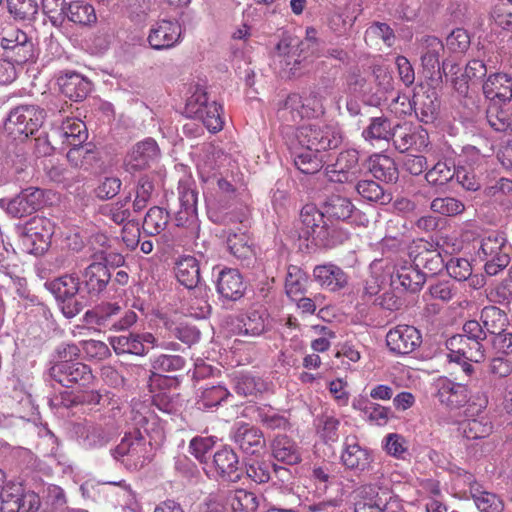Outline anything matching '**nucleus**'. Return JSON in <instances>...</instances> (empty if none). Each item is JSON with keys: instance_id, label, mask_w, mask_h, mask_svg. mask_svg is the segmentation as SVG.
Here are the masks:
<instances>
[{"instance_id": "obj_39", "label": "nucleus", "mask_w": 512, "mask_h": 512, "mask_svg": "<svg viewBox=\"0 0 512 512\" xmlns=\"http://www.w3.org/2000/svg\"><path fill=\"white\" fill-rule=\"evenodd\" d=\"M45 174L50 181L60 184L63 188L70 189L75 184L84 181V176L79 172L68 169L63 164H50L45 166Z\"/></svg>"}, {"instance_id": "obj_46", "label": "nucleus", "mask_w": 512, "mask_h": 512, "mask_svg": "<svg viewBox=\"0 0 512 512\" xmlns=\"http://www.w3.org/2000/svg\"><path fill=\"white\" fill-rule=\"evenodd\" d=\"M227 500L235 512H255L259 506L258 497L245 489L229 492Z\"/></svg>"}, {"instance_id": "obj_17", "label": "nucleus", "mask_w": 512, "mask_h": 512, "mask_svg": "<svg viewBox=\"0 0 512 512\" xmlns=\"http://www.w3.org/2000/svg\"><path fill=\"white\" fill-rule=\"evenodd\" d=\"M436 397L439 402L449 409H459L470 399L465 385L455 383L448 378H439L436 383Z\"/></svg>"}, {"instance_id": "obj_18", "label": "nucleus", "mask_w": 512, "mask_h": 512, "mask_svg": "<svg viewBox=\"0 0 512 512\" xmlns=\"http://www.w3.org/2000/svg\"><path fill=\"white\" fill-rule=\"evenodd\" d=\"M390 352H414L422 343L420 331L414 326L402 325L386 335Z\"/></svg>"}, {"instance_id": "obj_24", "label": "nucleus", "mask_w": 512, "mask_h": 512, "mask_svg": "<svg viewBox=\"0 0 512 512\" xmlns=\"http://www.w3.org/2000/svg\"><path fill=\"white\" fill-rule=\"evenodd\" d=\"M212 466L217 475L225 481L237 482L241 478L239 459L231 448L223 447L216 451L213 454Z\"/></svg>"}, {"instance_id": "obj_50", "label": "nucleus", "mask_w": 512, "mask_h": 512, "mask_svg": "<svg viewBox=\"0 0 512 512\" xmlns=\"http://www.w3.org/2000/svg\"><path fill=\"white\" fill-rule=\"evenodd\" d=\"M256 419L264 427L271 430H286L289 427V421L271 406L264 405L257 407Z\"/></svg>"}, {"instance_id": "obj_28", "label": "nucleus", "mask_w": 512, "mask_h": 512, "mask_svg": "<svg viewBox=\"0 0 512 512\" xmlns=\"http://www.w3.org/2000/svg\"><path fill=\"white\" fill-rule=\"evenodd\" d=\"M226 243L230 253L241 262L242 266L251 267L254 264L255 253L250 238L245 233L229 232Z\"/></svg>"}, {"instance_id": "obj_43", "label": "nucleus", "mask_w": 512, "mask_h": 512, "mask_svg": "<svg viewBox=\"0 0 512 512\" xmlns=\"http://www.w3.org/2000/svg\"><path fill=\"white\" fill-rule=\"evenodd\" d=\"M309 276L299 266L288 265L285 276V291L289 298L302 295L306 291Z\"/></svg>"}, {"instance_id": "obj_35", "label": "nucleus", "mask_w": 512, "mask_h": 512, "mask_svg": "<svg viewBox=\"0 0 512 512\" xmlns=\"http://www.w3.org/2000/svg\"><path fill=\"white\" fill-rule=\"evenodd\" d=\"M25 492L20 484L6 485L0 492L1 512H22L26 508Z\"/></svg>"}, {"instance_id": "obj_10", "label": "nucleus", "mask_w": 512, "mask_h": 512, "mask_svg": "<svg viewBox=\"0 0 512 512\" xmlns=\"http://www.w3.org/2000/svg\"><path fill=\"white\" fill-rule=\"evenodd\" d=\"M390 141L396 150L401 153L415 148L421 150L429 144V135L421 126H413L410 123H397L391 132Z\"/></svg>"}, {"instance_id": "obj_33", "label": "nucleus", "mask_w": 512, "mask_h": 512, "mask_svg": "<svg viewBox=\"0 0 512 512\" xmlns=\"http://www.w3.org/2000/svg\"><path fill=\"white\" fill-rule=\"evenodd\" d=\"M14 231L18 239V247L23 253L42 255L50 245V241H44V237L40 238L38 232L26 231L19 224L15 225Z\"/></svg>"}, {"instance_id": "obj_19", "label": "nucleus", "mask_w": 512, "mask_h": 512, "mask_svg": "<svg viewBox=\"0 0 512 512\" xmlns=\"http://www.w3.org/2000/svg\"><path fill=\"white\" fill-rule=\"evenodd\" d=\"M361 493L369 500V508L375 512H406L400 499L386 488L366 485Z\"/></svg>"}, {"instance_id": "obj_61", "label": "nucleus", "mask_w": 512, "mask_h": 512, "mask_svg": "<svg viewBox=\"0 0 512 512\" xmlns=\"http://www.w3.org/2000/svg\"><path fill=\"white\" fill-rule=\"evenodd\" d=\"M69 2L66 0H42V9L54 27L64 23V13Z\"/></svg>"}, {"instance_id": "obj_48", "label": "nucleus", "mask_w": 512, "mask_h": 512, "mask_svg": "<svg viewBox=\"0 0 512 512\" xmlns=\"http://www.w3.org/2000/svg\"><path fill=\"white\" fill-rule=\"evenodd\" d=\"M481 320L484 327L492 335L496 336L505 331L507 324L506 313L496 306L485 307L481 312Z\"/></svg>"}, {"instance_id": "obj_3", "label": "nucleus", "mask_w": 512, "mask_h": 512, "mask_svg": "<svg viewBox=\"0 0 512 512\" xmlns=\"http://www.w3.org/2000/svg\"><path fill=\"white\" fill-rule=\"evenodd\" d=\"M80 284V277L75 273L65 274L45 283L67 318L76 316L88 305V299L80 289Z\"/></svg>"}, {"instance_id": "obj_63", "label": "nucleus", "mask_w": 512, "mask_h": 512, "mask_svg": "<svg viewBox=\"0 0 512 512\" xmlns=\"http://www.w3.org/2000/svg\"><path fill=\"white\" fill-rule=\"evenodd\" d=\"M463 434L467 439H480L492 432V424L482 419L467 420L462 424Z\"/></svg>"}, {"instance_id": "obj_42", "label": "nucleus", "mask_w": 512, "mask_h": 512, "mask_svg": "<svg viewBox=\"0 0 512 512\" xmlns=\"http://www.w3.org/2000/svg\"><path fill=\"white\" fill-rule=\"evenodd\" d=\"M194 117L201 120L203 126L211 133L219 132L224 125L222 106L215 101L211 102L210 106L196 108V110H194Z\"/></svg>"}, {"instance_id": "obj_27", "label": "nucleus", "mask_w": 512, "mask_h": 512, "mask_svg": "<svg viewBox=\"0 0 512 512\" xmlns=\"http://www.w3.org/2000/svg\"><path fill=\"white\" fill-rule=\"evenodd\" d=\"M317 31L313 27L306 29V37L300 40L297 37L285 36L276 45L278 53H314L318 46V39L316 37Z\"/></svg>"}, {"instance_id": "obj_52", "label": "nucleus", "mask_w": 512, "mask_h": 512, "mask_svg": "<svg viewBox=\"0 0 512 512\" xmlns=\"http://www.w3.org/2000/svg\"><path fill=\"white\" fill-rule=\"evenodd\" d=\"M7 11L16 21H30L38 12L36 0H6Z\"/></svg>"}, {"instance_id": "obj_2", "label": "nucleus", "mask_w": 512, "mask_h": 512, "mask_svg": "<svg viewBox=\"0 0 512 512\" xmlns=\"http://www.w3.org/2000/svg\"><path fill=\"white\" fill-rule=\"evenodd\" d=\"M151 444L139 428L125 433L120 443L110 449V455L126 469L137 471L151 461Z\"/></svg>"}, {"instance_id": "obj_9", "label": "nucleus", "mask_w": 512, "mask_h": 512, "mask_svg": "<svg viewBox=\"0 0 512 512\" xmlns=\"http://www.w3.org/2000/svg\"><path fill=\"white\" fill-rule=\"evenodd\" d=\"M161 157V151L153 138L137 142L124 159L125 170L136 173L151 168Z\"/></svg>"}, {"instance_id": "obj_23", "label": "nucleus", "mask_w": 512, "mask_h": 512, "mask_svg": "<svg viewBox=\"0 0 512 512\" xmlns=\"http://www.w3.org/2000/svg\"><path fill=\"white\" fill-rule=\"evenodd\" d=\"M174 273L178 282L188 290L201 289V266L196 257L184 255L175 263Z\"/></svg>"}, {"instance_id": "obj_8", "label": "nucleus", "mask_w": 512, "mask_h": 512, "mask_svg": "<svg viewBox=\"0 0 512 512\" xmlns=\"http://www.w3.org/2000/svg\"><path fill=\"white\" fill-rule=\"evenodd\" d=\"M73 430L79 443L86 449L105 447L118 435L114 425L96 422L77 423Z\"/></svg>"}, {"instance_id": "obj_40", "label": "nucleus", "mask_w": 512, "mask_h": 512, "mask_svg": "<svg viewBox=\"0 0 512 512\" xmlns=\"http://www.w3.org/2000/svg\"><path fill=\"white\" fill-rule=\"evenodd\" d=\"M349 237L346 230L335 226L324 224L316 231L312 243L322 248H333L344 243Z\"/></svg>"}, {"instance_id": "obj_1", "label": "nucleus", "mask_w": 512, "mask_h": 512, "mask_svg": "<svg viewBox=\"0 0 512 512\" xmlns=\"http://www.w3.org/2000/svg\"><path fill=\"white\" fill-rule=\"evenodd\" d=\"M283 139L285 143L322 153L338 148L343 141V135L341 129L334 125L308 124L298 128L287 127L283 132Z\"/></svg>"}, {"instance_id": "obj_31", "label": "nucleus", "mask_w": 512, "mask_h": 512, "mask_svg": "<svg viewBox=\"0 0 512 512\" xmlns=\"http://www.w3.org/2000/svg\"><path fill=\"white\" fill-rule=\"evenodd\" d=\"M273 457L287 465L301 462V451L298 445L286 435H278L272 442Z\"/></svg>"}, {"instance_id": "obj_34", "label": "nucleus", "mask_w": 512, "mask_h": 512, "mask_svg": "<svg viewBox=\"0 0 512 512\" xmlns=\"http://www.w3.org/2000/svg\"><path fill=\"white\" fill-rule=\"evenodd\" d=\"M299 220L302 225L299 237L312 242L316 231L324 224L322 210L319 211L314 205H305L300 211Z\"/></svg>"}, {"instance_id": "obj_56", "label": "nucleus", "mask_w": 512, "mask_h": 512, "mask_svg": "<svg viewBox=\"0 0 512 512\" xmlns=\"http://www.w3.org/2000/svg\"><path fill=\"white\" fill-rule=\"evenodd\" d=\"M455 171L454 165L439 161L431 169L427 170L425 180L432 186H443L454 179Z\"/></svg>"}, {"instance_id": "obj_12", "label": "nucleus", "mask_w": 512, "mask_h": 512, "mask_svg": "<svg viewBox=\"0 0 512 512\" xmlns=\"http://www.w3.org/2000/svg\"><path fill=\"white\" fill-rule=\"evenodd\" d=\"M56 82L62 95L74 102L84 100L92 90V82L82 74L72 71H60Z\"/></svg>"}, {"instance_id": "obj_49", "label": "nucleus", "mask_w": 512, "mask_h": 512, "mask_svg": "<svg viewBox=\"0 0 512 512\" xmlns=\"http://www.w3.org/2000/svg\"><path fill=\"white\" fill-rule=\"evenodd\" d=\"M168 220L169 213L161 207L154 206L146 213L142 227L146 234L155 236L166 228Z\"/></svg>"}, {"instance_id": "obj_62", "label": "nucleus", "mask_w": 512, "mask_h": 512, "mask_svg": "<svg viewBox=\"0 0 512 512\" xmlns=\"http://www.w3.org/2000/svg\"><path fill=\"white\" fill-rule=\"evenodd\" d=\"M19 225L24 227L26 231H34L38 232L41 237H44V241H50L51 237L54 233V225L53 223L46 217L43 216H33L25 223H18Z\"/></svg>"}, {"instance_id": "obj_4", "label": "nucleus", "mask_w": 512, "mask_h": 512, "mask_svg": "<svg viewBox=\"0 0 512 512\" xmlns=\"http://www.w3.org/2000/svg\"><path fill=\"white\" fill-rule=\"evenodd\" d=\"M46 112L38 105H19L9 112L4 130L13 140L25 141L43 125Z\"/></svg>"}, {"instance_id": "obj_15", "label": "nucleus", "mask_w": 512, "mask_h": 512, "mask_svg": "<svg viewBox=\"0 0 512 512\" xmlns=\"http://www.w3.org/2000/svg\"><path fill=\"white\" fill-rule=\"evenodd\" d=\"M111 280L109 268L101 261L94 260L82 272L83 293L98 297Z\"/></svg>"}, {"instance_id": "obj_60", "label": "nucleus", "mask_w": 512, "mask_h": 512, "mask_svg": "<svg viewBox=\"0 0 512 512\" xmlns=\"http://www.w3.org/2000/svg\"><path fill=\"white\" fill-rule=\"evenodd\" d=\"M263 388L264 385L260 378L248 374H242L235 377L234 389L238 395L244 397L256 395L257 393L262 392Z\"/></svg>"}, {"instance_id": "obj_6", "label": "nucleus", "mask_w": 512, "mask_h": 512, "mask_svg": "<svg viewBox=\"0 0 512 512\" xmlns=\"http://www.w3.org/2000/svg\"><path fill=\"white\" fill-rule=\"evenodd\" d=\"M46 204V191L38 187H27L10 200L0 199V207L13 218L32 215Z\"/></svg>"}, {"instance_id": "obj_44", "label": "nucleus", "mask_w": 512, "mask_h": 512, "mask_svg": "<svg viewBox=\"0 0 512 512\" xmlns=\"http://www.w3.org/2000/svg\"><path fill=\"white\" fill-rule=\"evenodd\" d=\"M54 136L62 139V142L71 148H79L84 145L88 134L85 124L82 122L68 124L65 127L57 129Z\"/></svg>"}, {"instance_id": "obj_20", "label": "nucleus", "mask_w": 512, "mask_h": 512, "mask_svg": "<svg viewBox=\"0 0 512 512\" xmlns=\"http://www.w3.org/2000/svg\"><path fill=\"white\" fill-rule=\"evenodd\" d=\"M181 36V26L177 22L161 20L154 25L148 35V42L155 50L169 49L175 46Z\"/></svg>"}, {"instance_id": "obj_64", "label": "nucleus", "mask_w": 512, "mask_h": 512, "mask_svg": "<svg viewBox=\"0 0 512 512\" xmlns=\"http://www.w3.org/2000/svg\"><path fill=\"white\" fill-rule=\"evenodd\" d=\"M122 181L115 176L104 177L95 188V196L102 201L113 199L121 190Z\"/></svg>"}, {"instance_id": "obj_25", "label": "nucleus", "mask_w": 512, "mask_h": 512, "mask_svg": "<svg viewBox=\"0 0 512 512\" xmlns=\"http://www.w3.org/2000/svg\"><path fill=\"white\" fill-rule=\"evenodd\" d=\"M295 167L304 174L319 172L324 164L323 154L302 146L285 143Z\"/></svg>"}, {"instance_id": "obj_30", "label": "nucleus", "mask_w": 512, "mask_h": 512, "mask_svg": "<svg viewBox=\"0 0 512 512\" xmlns=\"http://www.w3.org/2000/svg\"><path fill=\"white\" fill-rule=\"evenodd\" d=\"M302 106V96L297 93H291L284 100L279 101L277 117L284 123L282 134L286 131L287 127H293L292 123H296L304 118L301 113Z\"/></svg>"}, {"instance_id": "obj_41", "label": "nucleus", "mask_w": 512, "mask_h": 512, "mask_svg": "<svg viewBox=\"0 0 512 512\" xmlns=\"http://www.w3.org/2000/svg\"><path fill=\"white\" fill-rule=\"evenodd\" d=\"M355 188L358 194L369 202L387 205L392 201V194L373 180H360Z\"/></svg>"}, {"instance_id": "obj_57", "label": "nucleus", "mask_w": 512, "mask_h": 512, "mask_svg": "<svg viewBox=\"0 0 512 512\" xmlns=\"http://www.w3.org/2000/svg\"><path fill=\"white\" fill-rule=\"evenodd\" d=\"M326 96L313 89L307 96L302 97L301 113L304 118H316L324 114L323 102Z\"/></svg>"}, {"instance_id": "obj_55", "label": "nucleus", "mask_w": 512, "mask_h": 512, "mask_svg": "<svg viewBox=\"0 0 512 512\" xmlns=\"http://www.w3.org/2000/svg\"><path fill=\"white\" fill-rule=\"evenodd\" d=\"M277 473L283 468L264 460H252L246 464V475L257 484L267 483L271 477V469Z\"/></svg>"}, {"instance_id": "obj_26", "label": "nucleus", "mask_w": 512, "mask_h": 512, "mask_svg": "<svg viewBox=\"0 0 512 512\" xmlns=\"http://www.w3.org/2000/svg\"><path fill=\"white\" fill-rule=\"evenodd\" d=\"M341 461L347 469L362 472L369 468L372 456L367 449L362 448L357 442L350 443L349 437H347L341 454Z\"/></svg>"}, {"instance_id": "obj_59", "label": "nucleus", "mask_w": 512, "mask_h": 512, "mask_svg": "<svg viewBox=\"0 0 512 512\" xmlns=\"http://www.w3.org/2000/svg\"><path fill=\"white\" fill-rule=\"evenodd\" d=\"M228 396L230 392L224 386H212L202 392L196 404L198 409L204 410L218 406Z\"/></svg>"}, {"instance_id": "obj_14", "label": "nucleus", "mask_w": 512, "mask_h": 512, "mask_svg": "<svg viewBox=\"0 0 512 512\" xmlns=\"http://www.w3.org/2000/svg\"><path fill=\"white\" fill-rule=\"evenodd\" d=\"M216 291L223 301H238L246 291V283L237 269L224 268L216 279Z\"/></svg>"}, {"instance_id": "obj_47", "label": "nucleus", "mask_w": 512, "mask_h": 512, "mask_svg": "<svg viewBox=\"0 0 512 512\" xmlns=\"http://www.w3.org/2000/svg\"><path fill=\"white\" fill-rule=\"evenodd\" d=\"M397 278L400 285L411 293L420 291L427 279L413 262L410 266L401 267L397 271Z\"/></svg>"}, {"instance_id": "obj_5", "label": "nucleus", "mask_w": 512, "mask_h": 512, "mask_svg": "<svg viewBox=\"0 0 512 512\" xmlns=\"http://www.w3.org/2000/svg\"><path fill=\"white\" fill-rule=\"evenodd\" d=\"M324 218L328 220L342 221L357 226H368V215L358 209L352 200L342 195H331L326 198L321 206Z\"/></svg>"}, {"instance_id": "obj_13", "label": "nucleus", "mask_w": 512, "mask_h": 512, "mask_svg": "<svg viewBox=\"0 0 512 512\" xmlns=\"http://www.w3.org/2000/svg\"><path fill=\"white\" fill-rule=\"evenodd\" d=\"M313 279L318 285L329 292H340L348 287L349 276L338 265L325 263L316 265L313 269Z\"/></svg>"}, {"instance_id": "obj_32", "label": "nucleus", "mask_w": 512, "mask_h": 512, "mask_svg": "<svg viewBox=\"0 0 512 512\" xmlns=\"http://www.w3.org/2000/svg\"><path fill=\"white\" fill-rule=\"evenodd\" d=\"M66 19L82 27H91L97 22L95 8L80 0L69 2L64 13V21Z\"/></svg>"}, {"instance_id": "obj_37", "label": "nucleus", "mask_w": 512, "mask_h": 512, "mask_svg": "<svg viewBox=\"0 0 512 512\" xmlns=\"http://www.w3.org/2000/svg\"><path fill=\"white\" fill-rule=\"evenodd\" d=\"M66 157L74 167H81L85 170H89L101 162L100 152L91 143L84 144L79 148H70Z\"/></svg>"}, {"instance_id": "obj_38", "label": "nucleus", "mask_w": 512, "mask_h": 512, "mask_svg": "<svg viewBox=\"0 0 512 512\" xmlns=\"http://www.w3.org/2000/svg\"><path fill=\"white\" fill-rule=\"evenodd\" d=\"M427 50L421 56L422 66L425 71L433 78L438 75L441 78L440 52L444 51L443 43L436 37L426 39Z\"/></svg>"}, {"instance_id": "obj_21", "label": "nucleus", "mask_w": 512, "mask_h": 512, "mask_svg": "<svg viewBox=\"0 0 512 512\" xmlns=\"http://www.w3.org/2000/svg\"><path fill=\"white\" fill-rule=\"evenodd\" d=\"M482 91L490 105H502L512 99V79L505 73L489 75L482 84Z\"/></svg>"}, {"instance_id": "obj_53", "label": "nucleus", "mask_w": 512, "mask_h": 512, "mask_svg": "<svg viewBox=\"0 0 512 512\" xmlns=\"http://www.w3.org/2000/svg\"><path fill=\"white\" fill-rule=\"evenodd\" d=\"M501 105H489L487 121L491 128L512 136V114L500 108Z\"/></svg>"}, {"instance_id": "obj_54", "label": "nucleus", "mask_w": 512, "mask_h": 512, "mask_svg": "<svg viewBox=\"0 0 512 512\" xmlns=\"http://www.w3.org/2000/svg\"><path fill=\"white\" fill-rule=\"evenodd\" d=\"M430 209L436 214L454 217L465 211V204L451 196L436 197L430 203Z\"/></svg>"}, {"instance_id": "obj_29", "label": "nucleus", "mask_w": 512, "mask_h": 512, "mask_svg": "<svg viewBox=\"0 0 512 512\" xmlns=\"http://www.w3.org/2000/svg\"><path fill=\"white\" fill-rule=\"evenodd\" d=\"M369 171L379 181L387 184L396 183L399 171L395 161L383 154H375L369 159Z\"/></svg>"}, {"instance_id": "obj_58", "label": "nucleus", "mask_w": 512, "mask_h": 512, "mask_svg": "<svg viewBox=\"0 0 512 512\" xmlns=\"http://www.w3.org/2000/svg\"><path fill=\"white\" fill-rule=\"evenodd\" d=\"M177 190L179 208L197 212L198 192L195 184L189 180H181Z\"/></svg>"}, {"instance_id": "obj_51", "label": "nucleus", "mask_w": 512, "mask_h": 512, "mask_svg": "<svg viewBox=\"0 0 512 512\" xmlns=\"http://www.w3.org/2000/svg\"><path fill=\"white\" fill-rule=\"evenodd\" d=\"M221 200L218 203H212L208 205L207 215L208 218L215 224L228 225L231 223H243L246 218L245 213L228 211L226 206L220 205Z\"/></svg>"}, {"instance_id": "obj_36", "label": "nucleus", "mask_w": 512, "mask_h": 512, "mask_svg": "<svg viewBox=\"0 0 512 512\" xmlns=\"http://www.w3.org/2000/svg\"><path fill=\"white\" fill-rule=\"evenodd\" d=\"M369 120V124L362 131V137L370 143L381 140L389 142L394 127L391 119L381 114L380 116H371Z\"/></svg>"}, {"instance_id": "obj_22", "label": "nucleus", "mask_w": 512, "mask_h": 512, "mask_svg": "<svg viewBox=\"0 0 512 512\" xmlns=\"http://www.w3.org/2000/svg\"><path fill=\"white\" fill-rule=\"evenodd\" d=\"M411 256L414 265L425 274L426 278L435 276L444 268L446 269V263L441 253L428 242L423 247H417V250L413 251Z\"/></svg>"}, {"instance_id": "obj_45", "label": "nucleus", "mask_w": 512, "mask_h": 512, "mask_svg": "<svg viewBox=\"0 0 512 512\" xmlns=\"http://www.w3.org/2000/svg\"><path fill=\"white\" fill-rule=\"evenodd\" d=\"M319 65L321 74L319 75L318 85L315 90L321 92L322 95L327 97L333 94L338 84L337 80L340 74V67L337 65H331L326 61H321Z\"/></svg>"}, {"instance_id": "obj_16", "label": "nucleus", "mask_w": 512, "mask_h": 512, "mask_svg": "<svg viewBox=\"0 0 512 512\" xmlns=\"http://www.w3.org/2000/svg\"><path fill=\"white\" fill-rule=\"evenodd\" d=\"M233 443L245 454L256 455L265 447L263 432L247 423H242L231 433Z\"/></svg>"}, {"instance_id": "obj_11", "label": "nucleus", "mask_w": 512, "mask_h": 512, "mask_svg": "<svg viewBox=\"0 0 512 512\" xmlns=\"http://www.w3.org/2000/svg\"><path fill=\"white\" fill-rule=\"evenodd\" d=\"M49 372L55 381L65 387L78 382H89L92 377L91 370L86 364L72 359L53 363Z\"/></svg>"}, {"instance_id": "obj_7", "label": "nucleus", "mask_w": 512, "mask_h": 512, "mask_svg": "<svg viewBox=\"0 0 512 512\" xmlns=\"http://www.w3.org/2000/svg\"><path fill=\"white\" fill-rule=\"evenodd\" d=\"M1 47L5 57L19 65L33 61L36 57L32 38L19 28L3 31Z\"/></svg>"}]
</instances>
